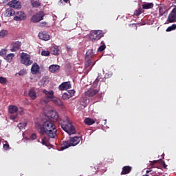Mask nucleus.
Masks as SVG:
<instances>
[{
  "label": "nucleus",
  "instance_id": "obj_1",
  "mask_svg": "<svg viewBox=\"0 0 176 176\" xmlns=\"http://www.w3.org/2000/svg\"><path fill=\"white\" fill-rule=\"evenodd\" d=\"M36 129L42 135H46L50 138H55L56 137V126L54 122L46 120L43 124L39 122L36 124Z\"/></svg>",
  "mask_w": 176,
  "mask_h": 176
},
{
  "label": "nucleus",
  "instance_id": "obj_2",
  "mask_svg": "<svg viewBox=\"0 0 176 176\" xmlns=\"http://www.w3.org/2000/svg\"><path fill=\"white\" fill-rule=\"evenodd\" d=\"M62 129L68 133L69 135L76 133V129H75L72 122L69 120L68 117L64 118V120L60 123Z\"/></svg>",
  "mask_w": 176,
  "mask_h": 176
},
{
  "label": "nucleus",
  "instance_id": "obj_3",
  "mask_svg": "<svg viewBox=\"0 0 176 176\" xmlns=\"http://www.w3.org/2000/svg\"><path fill=\"white\" fill-rule=\"evenodd\" d=\"M104 36V33L102 30H94L91 34H89V41L95 42L100 41L101 38Z\"/></svg>",
  "mask_w": 176,
  "mask_h": 176
},
{
  "label": "nucleus",
  "instance_id": "obj_4",
  "mask_svg": "<svg viewBox=\"0 0 176 176\" xmlns=\"http://www.w3.org/2000/svg\"><path fill=\"white\" fill-rule=\"evenodd\" d=\"M21 63L25 66H30L32 64V60L30 55L25 52H22L21 55Z\"/></svg>",
  "mask_w": 176,
  "mask_h": 176
},
{
  "label": "nucleus",
  "instance_id": "obj_5",
  "mask_svg": "<svg viewBox=\"0 0 176 176\" xmlns=\"http://www.w3.org/2000/svg\"><path fill=\"white\" fill-rule=\"evenodd\" d=\"M94 56L91 50H89L85 55V67L87 69L91 65L92 61L91 58Z\"/></svg>",
  "mask_w": 176,
  "mask_h": 176
},
{
  "label": "nucleus",
  "instance_id": "obj_6",
  "mask_svg": "<svg viewBox=\"0 0 176 176\" xmlns=\"http://www.w3.org/2000/svg\"><path fill=\"white\" fill-rule=\"evenodd\" d=\"M45 16V14L43 11H40L38 13H36V14L33 15L32 19H30V21L32 23H39L41 21H43L44 19V16Z\"/></svg>",
  "mask_w": 176,
  "mask_h": 176
},
{
  "label": "nucleus",
  "instance_id": "obj_7",
  "mask_svg": "<svg viewBox=\"0 0 176 176\" xmlns=\"http://www.w3.org/2000/svg\"><path fill=\"white\" fill-rule=\"evenodd\" d=\"M47 117L50 120L52 121L53 122H57L58 120L60 119L58 113L56 110L50 111Z\"/></svg>",
  "mask_w": 176,
  "mask_h": 176
},
{
  "label": "nucleus",
  "instance_id": "obj_8",
  "mask_svg": "<svg viewBox=\"0 0 176 176\" xmlns=\"http://www.w3.org/2000/svg\"><path fill=\"white\" fill-rule=\"evenodd\" d=\"M20 47H21V41H12L10 45V52H18Z\"/></svg>",
  "mask_w": 176,
  "mask_h": 176
},
{
  "label": "nucleus",
  "instance_id": "obj_9",
  "mask_svg": "<svg viewBox=\"0 0 176 176\" xmlns=\"http://www.w3.org/2000/svg\"><path fill=\"white\" fill-rule=\"evenodd\" d=\"M14 16L13 19L16 21H20L27 18L26 14L21 11H16Z\"/></svg>",
  "mask_w": 176,
  "mask_h": 176
},
{
  "label": "nucleus",
  "instance_id": "obj_10",
  "mask_svg": "<svg viewBox=\"0 0 176 176\" xmlns=\"http://www.w3.org/2000/svg\"><path fill=\"white\" fill-rule=\"evenodd\" d=\"M8 6H10V8H14L17 10L22 8L21 2L17 0H12L8 3Z\"/></svg>",
  "mask_w": 176,
  "mask_h": 176
},
{
  "label": "nucleus",
  "instance_id": "obj_11",
  "mask_svg": "<svg viewBox=\"0 0 176 176\" xmlns=\"http://www.w3.org/2000/svg\"><path fill=\"white\" fill-rule=\"evenodd\" d=\"M99 93V89L95 88H89L87 91L85 92L86 96L89 98L94 97L97 94Z\"/></svg>",
  "mask_w": 176,
  "mask_h": 176
},
{
  "label": "nucleus",
  "instance_id": "obj_12",
  "mask_svg": "<svg viewBox=\"0 0 176 176\" xmlns=\"http://www.w3.org/2000/svg\"><path fill=\"white\" fill-rule=\"evenodd\" d=\"M80 142H82V139L81 137L78 136L70 138V139L69 140V142H70L72 146H77L80 143Z\"/></svg>",
  "mask_w": 176,
  "mask_h": 176
},
{
  "label": "nucleus",
  "instance_id": "obj_13",
  "mask_svg": "<svg viewBox=\"0 0 176 176\" xmlns=\"http://www.w3.org/2000/svg\"><path fill=\"white\" fill-rule=\"evenodd\" d=\"M176 20V8H173L168 16L167 22L175 23Z\"/></svg>",
  "mask_w": 176,
  "mask_h": 176
},
{
  "label": "nucleus",
  "instance_id": "obj_14",
  "mask_svg": "<svg viewBox=\"0 0 176 176\" xmlns=\"http://www.w3.org/2000/svg\"><path fill=\"white\" fill-rule=\"evenodd\" d=\"M38 38L42 41H47L50 38V34L46 31H43L38 33Z\"/></svg>",
  "mask_w": 176,
  "mask_h": 176
},
{
  "label": "nucleus",
  "instance_id": "obj_15",
  "mask_svg": "<svg viewBox=\"0 0 176 176\" xmlns=\"http://www.w3.org/2000/svg\"><path fill=\"white\" fill-rule=\"evenodd\" d=\"M72 87L71 83L69 81L63 82L62 84H60L58 89L60 91L68 90Z\"/></svg>",
  "mask_w": 176,
  "mask_h": 176
},
{
  "label": "nucleus",
  "instance_id": "obj_16",
  "mask_svg": "<svg viewBox=\"0 0 176 176\" xmlns=\"http://www.w3.org/2000/svg\"><path fill=\"white\" fill-rule=\"evenodd\" d=\"M43 94L45 95V98H48L50 100H52L54 98V91L53 90L48 91L47 90L44 89L43 90Z\"/></svg>",
  "mask_w": 176,
  "mask_h": 176
},
{
  "label": "nucleus",
  "instance_id": "obj_17",
  "mask_svg": "<svg viewBox=\"0 0 176 176\" xmlns=\"http://www.w3.org/2000/svg\"><path fill=\"white\" fill-rule=\"evenodd\" d=\"M16 12L13 8H8L6 10V13H4V16H6L7 17H10L12 16H15Z\"/></svg>",
  "mask_w": 176,
  "mask_h": 176
},
{
  "label": "nucleus",
  "instance_id": "obj_18",
  "mask_svg": "<svg viewBox=\"0 0 176 176\" xmlns=\"http://www.w3.org/2000/svg\"><path fill=\"white\" fill-rule=\"evenodd\" d=\"M51 53L54 55H58L61 53L60 47L55 45L51 48Z\"/></svg>",
  "mask_w": 176,
  "mask_h": 176
},
{
  "label": "nucleus",
  "instance_id": "obj_19",
  "mask_svg": "<svg viewBox=\"0 0 176 176\" xmlns=\"http://www.w3.org/2000/svg\"><path fill=\"white\" fill-rule=\"evenodd\" d=\"M132 171V166H123L122 167V170L121 172V175H128L129 173H130V172Z\"/></svg>",
  "mask_w": 176,
  "mask_h": 176
},
{
  "label": "nucleus",
  "instance_id": "obj_20",
  "mask_svg": "<svg viewBox=\"0 0 176 176\" xmlns=\"http://www.w3.org/2000/svg\"><path fill=\"white\" fill-rule=\"evenodd\" d=\"M29 97L32 100H35L36 99V93L35 91V88H32L29 90L28 93Z\"/></svg>",
  "mask_w": 176,
  "mask_h": 176
},
{
  "label": "nucleus",
  "instance_id": "obj_21",
  "mask_svg": "<svg viewBox=\"0 0 176 176\" xmlns=\"http://www.w3.org/2000/svg\"><path fill=\"white\" fill-rule=\"evenodd\" d=\"M60 67L58 65H52L49 67L50 72L56 73L60 71Z\"/></svg>",
  "mask_w": 176,
  "mask_h": 176
},
{
  "label": "nucleus",
  "instance_id": "obj_22",
  "mask_svg": "<svg viewBox=\"0 0 176 176\" xmlns=\"http://www.w3.org/2000/svg\"><path fill=\"white\" fill-rule=\"evenodd\" d=\"M19 109L17 106L14 105H10L8 106V112L10 114H14L15 113L18 112Z\"/></svg>",
  "mask_w": 176,
  "mask_h": 176
},
{
  "label": "nucleus",
  "instance_id": "obj_23",
  "mask_svg": "<svg viewBox=\"0 0 176 176\" xmlns=\"http://www.w3.org/2000/svg\"><path fill=\"white\" fill-rule=\"evenodd\" d=\"M39 69H40V67L37 63H34L32 65V69H31L32 74H36L37 73H38Z\"/></svg>",
  "mask_w": 176,
  "mask_h": 176
},
{
  "label": "nucleus",
  "instance_id": "obj_24",
  "mask_svg": "<svg viewBox=\"0 0 176 176\" xmlns=\"http://www.w3.org/2000/svg\"><path fill=\"white\" fill-rule=\"evenodd\" d=\"M72 146V145L70 144L69 142H63L62 144H61V150L64 151L69 147Z\"/></svg>",
  "mask_w": 176,
  "mask_h": 176
},
{
  "label": "nucleus",
  "instance_id": "obj_25",
  "mask_svg": "<svg viewBox=\"0 0 176 176\" xmlns=\"http://www.w3.org/2000/svg\"><path fill=\"white\" fill-rule=\"evenodd\" d=\"M84 122H85V124H87L88 126H91V125L94 124L96 122H95L94 120H92L90 118H86L84 120Z\"/></svg>",
  "mask_w": 176,
  "mask_h": 176
},
{
  "label": "nucleus",
  "instance_id": "obj_26",
  "mask_svg": "<svg viewBox=\"0 0 176 176\" xmlns=\"http://www.w3.org/2000/svg\"><path fill=\"white\" fill-rule=\"evenodd\" d=\"M154 4L153 3H146L142 5V10H148L153 8Z\"/></svg>",
  "mask_w": 176,
  "mask_h": 176
},
{
  "label": "nucleus",
  "instance_id": "obj_27",
  "mask_svg": "<svg viewBox=\"0 0 176 176\" xmlns=\"http://www.w3.org/2000/svg\"><path fill=\"white\" fill-rule=\"evenodd\" d=\"M15 55L13 53L8 54L7 56H6V60L8 63H11L13 61V58H14Z\"/></svg>",
  "mask_w": 176,
  "mask_h": 176
},
{
  "label": "nucleus",
  "instance_id": "obj_28",
  "mask_svg": "<svg viewBox=\"0 0 176 176\" xmlns=\"http://www.w3.org/2000/svg\"><path fill=\"white\" fill-rule=\"evenodd\" d=\"M52 102L55 105H58L60 107H62L63 105H64V102L61 100V99H58V98L54 99Z\"/></svg>",
  "mask_w": 176,
  "mask_h": 176
},
{
  "label": "nucleus",
  "instance_id": "obj_29",
  "mask_svg": "<svg viewBox=\"0 0 176 176\" xmlns=\"http://www.w3.org/2000/svg\"><path fill=\"white\" fill-rule=\"evenodd\" d=\"M49 102H50V98L46 97L42 98L40 100L41 105H45L46 104H48Z\"/></svg>",
  "mask_w": 176,
  "mask_h": 176
},
{
  "label": "nucleus",
  "instance_id": "obj_30",
  "mask_svg": "<svg viewBox=\"0 0 176 176\" xmlns=\"http://www.w3.org/2000/svg\"><path fill=\"white\" fill-rule=\"evenodd\" d=\"M101 45L99 48H98V52H102L104 51L105 48H107V46L105 45V43L104 41H101Z\"/></svg>",
  "mask_w": 176,
  "mask_h": 176
},
{
  "label": "nucleus",
  "instance_id": "obj_31",
  "mask_svg": "<svg viewBox=\"0 0 176 176\" xmlns=\"http://www.w3.org/2000/svg\"><path fill=\"white\" fill-rule=\"evenodd\" d=\"M32 5L34 8L40 6L41 3L39 0H32Z\"/></svg>",
  "mask_w": 176,
  "mask_h": 176
},
{
  "label": "nucleus",
  "instance_id": "obj_32",
  "mask_svg": "<svg viewBox=\"0 0 176 176\" xmlns=\"http://www.w3.org/2000/svg\"><path fill=\"white\" fill-rule=\"evenodd\" d=\"M88 99L87 98H83L81 99L80 104H82L84 107H86L88 104Z\"/></svg>",
  "mask_w": 176,
  "mask_h": 176
},
{
  "label": "nucleus",
  "instance_id": "obj_33",
  "mask_svg": "<svg viewBox=\"0 0 176 176\" xmlns=\"http://www.w3.org/2000/svg\"><path fill=\"white\" fill-rule=\"evenodd\" d=\"M72 97L68 94V93H63L62 95V99L63 100H67Z\"/></svg>",
  "mask_w": 176,
  "mask_h": 176
},
{
  "label": "nucleus",
  "instance_id": "obj_34",
  "mask_svg": "<svg viewBox=\"0 0 176 176\" xmlns=\"http://www.w3.org/2000/svg\"><path fill=\"white\" fill-rule=\"evenodd\" d=\"M143 12V9L142 8H140L138 10H135L134 12V16H138L141 15V14Z\"/></svg>",
  "mask_w": 176,
  "mask_h": 176
},
{
  "label": "nucleus",
  "instance_id": "obj_35",
  "mask_svg": "<svg viewBox=\"0 0 176 176\" xmlns=\"http://www.w3.org/2000/svg\"><path fill=\"white\" fill-rule=\"evenodd\" d=\"M175 30H176V24H173L172 26H170L168 28H166V32H169Z\"/></svg>",
  "mask_w": 176,
  "mask_h": 176
},
{
  "label": "nucleus",
  "instance_id": "obj_36",
  "mask_svg": "<svg viewBox=\"0 0 176 176\" xmlns=\"http://www.w3.org/2000/svg\"><path fill=\"white\" fill-rule=\"evenodd\" d=\"M100 79H101V77H100V76H99L97 77L96 80L94 81V82H93V87L94 88H96L97 87V85H98L99 81H100Z\"/></svg>",
  "mask_w": 176,
  "mask_h": 176
},
{
  "label": "nucleus",
  "instance_id": "obj_37",
  "mask_svg": "<svg viewBox=\"0 0 176 176\" xmlns=\"http://www.w3.org/2000/svg\"><path fill=\"white\" fill-rule=\"evenodd\" d=\"M41 143L43 145H45L46 146H47L49 144V141L47 138H43Z\"/></svg>",
  "mask_w": 176,
  "mask_h": 176
},
{
  "label": "nucleus",
  "instance_id": "obj_38",
  "mask_svg": "<svg viewBox=\"0 0 176 176\" xmlns=\"http://www.w3.org/2000/svg\"><path fill=\"white\" fill-rule=\"evenodd\" d=\"M7 78L6 77H0V84H2V85H6L7 84Z\"/></svg>",
  "mask_w": 176,
  "mask_h": 176
},
{
  "label": "nucleus",
  "instance_id": "obj_39",
  "mask_svg": "<svg viewBox=\"0 0 176 176\" xmlns=\"http://www.w3.org/2000/svg\"><path fill=\"white\" fill-rule=\"evenodd\" d=\"M27 126L26 123H19L17 124V127L19 128L20 130H23Z\"/></svg>",
  "mask_w": 176,
  "mask_h": 176
},
{
  "label": "nucleus",
  "instance_id": "obj_40",
  "mask_svg": "<svg viewBox=\"0 0 176 176\" xmlns=\"http://www.w3.org/2000/svg\"><path fill=\"white\" fill-rule=\"evenodd\" d=\"M17 74H19V76H23L27 74V71L25 69L20 70Z\"/></svg>",
  "mask_w": 176,
  "mask_h": 176
},
{
  "label": "nucleus",
  "instance_id": "obj_41",
  "mask_svg": "<svg viewBox=\"0 0 176 176\" xmlns=\"http://www.w3.org/2000/svg\"><path fill=\"white\" fill-rule=\"evenodd\" d=\"M4 142H6V144H4L3 145V149L6 150V151L9 150V148H10V145H9V144L8 143L7 141H4Z\"/></svg>",
  "mask_w": 176,
  "mask_h": 176
},
{
  "label": "nucleus",
  "instance_id": "obj_42",
  "mask_svg": "<svg viewBox=\"0 0 176 176\" xmlns=\"http://www.w3.org/2000/svg\"><path fill=\"white\" fill-rule=\"evenodd\" d=\"M159 13L160 16H164V13H166V10L161 7L159 9Z\"/></svg>",
  "mask_w": 176,
  "mask_h": 176
},
{
  "label": "nucleus",
  "instance_id": "obj_43",
  "mask_svg": "<svg viewBox=\"0 0 176 176\" xmlns=\"http://www.w3.org/2000/svg\"><path fill=\"white\" fill-rule=\"evenodd\" d=\"M8 34V31L7 30H1L0 31V37H3L6 36Z\"/></svg>",
  "mask_w": 176,
  "mask_h": 176
},
{
  "label": "nucleus",
  "instance_id": "obj_44",
  "mask_svg": "<svg viewBox=\"0 0 176 176\" xmlns=\"http://www.w3.org/2000/svg\"><path fill=\"white\" fill-rule=\"evenodd\" d=\"M7 54V50L5 49H2L0 50V56H6Z\"/></svg>",
  "mask_w": 176,
  "mask_h": 176
},
{
  "label": "nucleus",
  "instance_id": "obj_45",
  "mask_svg": "<svg viewBox=\"0 0 176 176\" xmlns=\"http://www.w3.org/2000/svg\"><path fill=\"white\" fill-rule=\"evenodd\" d=\"M50 52L49 51H42L41 55L44 56H50Z\"/></svg>",
  "mask_w": 176,
  "mask_h": 176
},
{
  "label": "nucleus",
  "instance_id": "obj_46",
  "mask_svg": "<svg viewBox=\"0 0 176 176\" xmlns=\"http://www.w3.org/2000/svg\"><path fill=\"white\" fill-rule=\"evenodd\" d=\"M46 25H47V22L45 21H43L38 24V26H41V28H43Z\"/></svg>",
  "mask_w": 176,
  "mask_h": 176
},
{
  "label": "nucleus",
  "instance_id": "obj_47",
  "mask_svg": "<svg viewBox=\"0 0 176 176\" xmlns=\"http://www.w3.org/2000/svg\"><path fill=\"white\" fill-rule=\"evenodd\" d=\"M67 94H69V96L73 97L75 94V91L74 90H69V91H68Z\"/></svg>",
  "mask_w": 176,
  "mask_h": 176
},
{
  "label": "nucleus",
  "instance_id": "obj_48",
  "mask_svg": "<svg viewBox=\"0 0 176 176\" xmlns=\"http://www.w3.org/2000/svg\"><path fill=\"white\" fill-rule=\"evenodd\" d=\"M30 139L32 140H35L36 139V135L35 133H32L30 135Z\"/></svg>",
  "mask_w": 176,
  "mask_h": 176
},
{
  "label": "nucleus",
  "instance_id": "obj_49",
  "mask_svg": "<svg viewBox=\"0 0 176 176\" xmlns=\"http://www.w3.org/2000/svg\"><path fill=\"white\" fill-rule=\"evenodd\" d=\"M17 118H18V115H12L10 116V119L12 120H15V119H17Z\"/></svg>",
  "mask_w": 176,
  "mask_h": 176
},
{
  "label": "nucleus",
  "instance_id": "obj_50",
  "mask_svg": "<svg viewBox=\"0 0 176 176\" xmlns=\"http://www.w3.org/2000/svg\"><path fill=\"white\" fill-rule=\"evenodd\" d=\"M158 160H154L151 162V165L153 166L155 164H157Z\"/></svg>",
  "mask_w": 176,
  "mask_h": 176
},
{
  "label": "nucleus",
  "instance_id": "obj_51",
  "mask_svg": "<svg viewBox=\"0 0 176 176\" xmlns=\"http://www.w3.org/2000/svg\"><path fill=\"white\" fill-rule=\"evenodd\" d=\"M69 1V0H60V2H61V3H63V2L68 3Z\"/></svg>",
  "mask_w": 176,
  "mask_h": 176
},
{
  "label": "nucleus",
  "instance_id": "obj_52",
  "mask_svg": "<svg viewBox=\"0 0 176 176\" xmlns=\"http://www.w3.org/2000/svg\"><path fill=\"white\" fill-rule=\"evenodd\" d=\"M162 165L164 166V168H166L167 166H166V163L164 162V164Z\"/></svg>",
  "mask_w": 176,
  "mask_h": 176
},
{
  "label": "nucleus",
  "instance_id": "obj_53",
  "mask_svg": "<svg viewBox=\"0 0 176 176\" xmlns=\"http://www.w3.org/2000/svg\"><path fill=\"white\" fill-rule=\"evenodd\" d=\"M151 169H149V170H146V174H148V173H151Z\"/></svg>",
  "mask_w": 176,
  "mask_h": 176
},
{
  "label": "nucleus",
  "instance_id": "obj_54",
  "mask_svg": "<svg viewBox=\"0 0 176 176\" xmlns=\"http://www.w3.org/2000/svg\"><path fill=\"white\" fill-rule=\"evenodd\" d=\"M95 64H96V62H95V63H93V65H91V69L92 67L95 65Z\"/></svg>",
  "mask_w": 176,
  "mask_h": 176
},
{
  "label": "nucleus",
  "instance_id": "obj_55",
  "mask_svg": "<svg viewBox=\"0 0 176 176\" xmlns=\"http://www.w3.org/2000/svg\"><path fill=\"white\" fill-rule=\"evenodd\" d=\"M21 112H23V109L22 108H21Z\"/></svg>",
  "mask_w": 176,
  "mask_h": 176
},
{
  "label": "nucleus",
  "instance_id": "obj_56",
  "mask_svg": "<svg viewBox=\"0 0 176 176\" xmlns=\"http://www.w3.org/2000/svg\"><path fill=\"white\" fill-rule=\"evenodd\" d=\"M143 176H149V175H143Z\"/></svg>",
  "mask_w": 176,
  "mask_h": 176
},
{
  "label": "nucleus",
  "instance_id": "obj_57",
  "mask_svg": "<svg viewBox=\"0 0 176 176\" xmlns=\"http://www.w3.org/2000/svg\"><path fill=\"white\" fill-rule=\"evenodd\" d=\"M174 1H175L174 3H176V0H174Z\"/></svg>",
  "mask_w": 176,
  "mask_h": 176
},
{
  "label": "nucleus",
  "instance_id": "obj_58",
  "mask_svg": "<svg viewBox=\"0 0 176 176\" xmlns=\"http://www.w3.org/2000/svg\"><path fill=\"white\" fill-rule=\"evenodd\" d=\"M67 50H69V47H67Z\"/></svg>",
  "mask_w": 176,
  "mask_h": 176
},
{
  "label": "nucleus",
  "instance_id": "obj_59",
  "mask_svg": "<svg viewBox=\"0 0 176 176\" xmlns=\"http://www.w3.org/2000/svg\"><path fill=\"white\" fill-rule=\"evenodd\" d=\"M67 50H69V47H67Z\"/></svg>",
  "mask_w": 176,
  "mask_h": 176
},
{
  "label": "nucleus",
  "instance_id": "obj_60",
  "mask_svg": "<svg viewBox=\"0 0 176 176\" xmlns=\"http://www.w3.org/2000/svg\"><path fill=\"white\" fill-rule=\"evenodd\" d=\"M1 26V25L0 24V27Z\"/></svg>",
  "mask_w": 176,
  "mask_h": 176
},
{
  "label": "nucleus",
  "instance_id": "obj_61",
  "mask_svg": "<svg viewBox=\"0 0 176 176\" xmlns=\"http://www.w3.org/2000/svg\"><path fill=\"white\" fill-rule=\"evenodd\" d=\"M164 154H163V155L162 156H164Z\"/></svg>",
  "mask_w": 176,
  "mask_h": 176
},
{
  "label": "nucleus",
  "instance_id": "obj_62",
  "mask_svg": "<svg viewBox=\"0 0 176 176\" xmlns=\"http://www.w3.org/2000/svg\"><path fill=\"white\" fill-rule=\"evenodd\" d=\"M164 154H163V155L162 156H164Z\"/></svg>",
  "mask_w": 176,
  "mask_h": 176
}]
</instances>
